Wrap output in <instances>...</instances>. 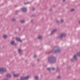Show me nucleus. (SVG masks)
<instances>
[{"label":"nucleus","instance_id":"nucleus-1","mask_svg":"<svg viewBox=\"0 0 80 80\" xmlns=\"http://www.w3.org/2000/svg\"><path fill=\"white\" fill-rule=\"evenodd\" d=\"M48 60L50 64H54L57 62V58L55 56H51L48 57Z\"/></svg>","mask_w":80,"mask_h":80},{"label":"nucleus","instance_id":"nucleus-2","mask_svg":"<svg viewBox=\"0 0 80 80\" xmlns=\"http://www.w3.org/2000/svg\"><path fill=\"white\" fill-rule=\"evenodd\" d=\"M52 52L53 53H59L61 50L58 47L56 46L53 47Z\"/></svg>","mask_w":80,"mask_h":80},{"label":"nucleus","instance_id":"nucleus-3","mask_svg":"<svg viewBox=\"0 0 80 80\" xmlns=\"http://www.w3.org/2000/svg\"><path fill=\"white\" fill-rule=\"evenodd\" d=\"M7 72V69L4 68H0V73L3 74L4 72Z\"/></svg>","mask_w":80,"mask_h":80},{"label":"nucleus","instance_id":"nucleus-4","mask_svg":"<svg viewBox=\"0 0 80 80\" xmlns=\"http://www.w3.org/2000/svg\"><path fill=\"white\" fill-rule=\"evenodd\" d=\"M66 37V34L62 33L59 36H58V37L59 39H61L62 40L63 37Z\"/></svg>","mask_w":80,"mask_h":80},{"label":"nucleus","instance_id":"nucleus-5","mask_svg":"<svg viewBox=\"0 0 80 80\" xmlns=\"http://www.w3.org/2000/svg\"><path fill=\"white\" fill-rule=\"evenodd\" d=\"M21 77V80H28V79H29V78L30 77H29V76H26L24 77Z\"/></svg>","mask_w":80,"mask_h":80},{"label":"nucleus","instance_id":"nucleus-6","mask_svg":"<svg viewBox=\"0 0 80 80\" xmlns=\"http://www.w3.org/2000/svg\"><path fill=\"white\" fill-rule=\"evenodd\" d=\"M74 59H75V60H77V55H76V54L71 59V62H73L74 61Z\"/></svg>","mask_w":80,"mask_h":80},{"label":"nucleus","instance_id":"nucleus-7","mask_svg":"<svg viewBox=\"0 0 80 80\" xmlns=\"http://www.w3.org/2000/svg\"><path fill=\"white\" fill-rule=\"evenodd\" d=\"M18 51L19 53L20 54V55L21 56V55H22V50L20 48H18Z\"/></svg>","mask_w":80,"mask_h":80},{"label":"nucleus","instance_id":"nucleus-8","mask_svg":"<svg viewBox=\"0 0 80 80\" xmlns=\"http://www.w3.org/2000/svg\"><path fill=\"white\" fill-rule=\"evenodd\" d=\"M57 29H55L52 30L51 33L50 35H52L54 34V33H55L57 32Z\"/></svg>","mask_w":80,"mask_h":80},{"label":"nucleus","instance_id":"nucleus-9","mask_svg":"<svg viewBox=\"0 0 80 80\" xmlns=\"http://www.w3.org/2000/svg\"><path fill=\"white\" fill-rule=\"evenodd\" d=\"M21 10L22 11V12H25L27 11V8H23L21 9Z\"/></svg>","mask_w":80,"mask_h":80},{"label":"nucleus","instance_id":"nucleus-10","mask_svg":"<svg viewBox=\"0 0 80 80\" xmlns=\"http://www.w3.org/2000/svg\"><path fill=\"white\" fill-rule=\"evenodd\" d=\"M16 40L17 41V42H22V41L21 40L20 38H16Z\"/></svg>","mask_w":80,"mask_h":80},{"label":"nucleus","instance_id":"nucleus-11","mask_svg":"<svg viewBox=\"0 0 80 80\" xmlns=\"http://www.w3.org/2000/svg\"><path fill=\"white\" fill-rule=\"evenodd\" d=\"M6 77L7 78H10L11 77V75L10 74H7L6 75Z\"/></svg>","mask_w":80,"mask_h":80},{"label":"nucleus","instance_id":"nucleus-12","mask_svg":"<svg viewBox=\"0 0 80 80\" xmlns=\"http://www.w3.org/2000/svg\"><path fill=\"white\" fill-rule=\"evenodd\" d=\"M25 21L24 20H21L20 21V22L21 23H22V24H23V23H25Z\"/></svg>","mask_w":80,"mask_h":80},{"label":"nucleus","instance_id":"nucleus-13","mask_svg":"<svg viewBox=\"0 0 80 80\" xmlns=\"http://www.w3.org/2000/svg\"><path fill=\"white\" fill-rule=\"evenodd\" d=\"M19 75H20V74H13V76L14 77H18Z\"/></svg>","mask_w":80,"mask_h":80},{"label":"nucleus","instance_id":"nucleus-14","mask_svg":"<svg viewBox=\"0 0 80 80\" xmlns=\"http://www.w3.org/2000/svg\"><path fill=\"white\" fill-rule=\"evenodd\" d=\"M38 38L39 40H42V39L43 38V37H42V36H39L38 37Z\"/></svg>","mask_w":80,"mask_h":80},{"label":"nucleus","instance_id":"nucleus-15","mask_svg":"<svg viewBox=\"0 0 80 80\" xmlns=\"http://www.w3.org/2000/svg\"><path fill=\"white\" fill-rule=\"evenodd\" d=\"M18 12H20V11H16L15 12V13L16 15H18Z\"/></svg>","mask_w":80,"mask_h":80},{"label":"nucleus","instance_id":"nucleus-16","mask_svg":"<svg viewBox=\"0 0 80 80\" xmlns=\"http://www.w3.org/2000/svg\"><path fill=\"white\" fill-rule=\"evenodd\" d=\"M14 43H15V42L14 41H12L11 42L10 44L11 45H13Z\"/></svg>","mask_w":80,"mask_h":80},{"label":"nucleus","instance_id":"nucleus-17","mask_svg":"<svg viewBox=\"0 0 80 80\" xmlns=\"http://www.w3.org/2000/svg\"><path fill=\"white\" fill-rule=\"evenodd\" d=\"M7 37V35H3V38H4V39H5V38H6Z\"/></svg>","mask_w":80,"mask_h":80},{"label":"nucleus","instance_id":"nucleus-18","mask_svg":"<svg viewBox=\"0 0 80 80\" xmlns=\"http://www.w3.org/2000/svg\"><path fill=\"white\" fill-rule=\"evenodd\" d=\"M57 72H60V68H57Z\"/></svg>","mask_w":80,"mask_h":80},{"label":"nucleus","instance_id":"nucleus-19","mask_svg":"<svg viewBox=\"0 0 80 80\" xmlns=\"http://www.w3.org/2000/svg\"><path fill=\"white\" fill-rule=\"evenodd\" d=\"M35 79H36V80H38L39 79V78H38V76H36L35 77Z\"/></svg>","mask_w":80,"mask_h":80},{"label":"nucleus","instance_id":"nucleus-20","mask_svg":"<svg viewBox=\"0 0 80 80\" xmlns=\"http://www.w3.org/2000/svg\"><path fill=\"white\" fill-rule=\"evenodd\" d=\"M35 17V14H33L31 15V17Z\"/></svg>","mask_w":80,"mask_h":80},{"label":"nucleus","instance_id":"nucleus-21","mask_svg":"<svg viewBox=\"0 0 80 80\" xmlns=\"http://www.w3.org/2000/svg\"><path fill=\"white\" fill-rule=\"evenodd\" d=\"M77 55L78 57H80V52H78L77 53Z\"/></svg>","mask_w":80,"mask_h":80},{"label":"nucleus","instance_id":"nucleus-22","mask_svg":"<svg viewBox=\"0 0 80 80\" xmlns=\"http://www.w3.org/2000/svg\"><path fill=\"white\" fill-rule=\"evenodd\" d=\"M47 70H48V71H49V72H50L51 71V68H48L47 69Z\"/></svg>","mask_w":80,"mask_h":80},{"label":"nucleus","instance_id":"nucleus-23","mask_svg":"<svg viewBox=\"0 0 80 80\" xmlns=\"http://www.w3.org/2000/svg\"><path fill=\"white\" fill-rule=\"evenodd\" d=\"M71 12H74V11H75V9L73 8L71 10Z\"/></svg>","mask_w":80,"mask_h":80},{"label":"nucleus","instance_id":"nucleus-24","mask_svg":"<svg viewBox=\"0 0 80 80\" xmlns=\"http://www.w3.org/2000/svg\"><path fill=\"white\" fill-rule=\"evenodd\" d=\"M49 12H53V9H50Z\"/></svg>","mask_w":80,"mask_h":80},{"label":"nucleus","instance_id":"nucleus-25","mask_svg":"<svg viewBox=\"0 0 80 80\" xmlns=\"http://www.w3.org/2000/svg\"><path fill=\"white\" fill-rule=\"evenodd\" d=\"M34 21V19H32L31 21V22L33 23Z\"/></svg>","mask_w":80,"mask_h":80},{"label":"nucleus","instance_id":"nucleus-26","mask_svg":"<svg viewBox=\"0 0 80 80\" xmlns=\"http://www.w3.org/2000/svg\"><path fill=\"white\" fill-rule=\"evenodd\" d=\"M61 23H63V22H64V21H63V20L61 19Z\"/></svg>","mask_w":80,"mask_h":80},{"label":"nucleus","instance_id":"nucleus-27","mask_svg":"<svg viewBox=\"0 0 80 80\" xmlns=\"http://www.w3.org/2000/svg\"><path fill=\"white\" fill-rule=\"evenodd\" d=\"M12 21H13V22H15V18H12Z\"/></svg>","mask_w":80,"mask_h":80},{"label":"nucleus","instance_id":"nucleus-28","mask_svg":"<svg viewBox=\"0 0 80 80\" xmlns=\"http://www.w3.org/2000/svg\"><path fill=\"white\" fill-rule=\"evenodd\" d=\"M57 23H60V21H58V20H57L56 21Z\"/></svg>","mask_w":80,"mask_h":80},{"label":"nucleus","instance_id":"nucleus-29","mask_svg":"<svg viewBox=\"0 0 80 80\" xmlns=\"http://www.w3.org/2000/svg\"><path fill=\"white\" fill-rule=\"evenodd\" d=\"M51 69L52 70H55V68H52Z\"/></svg>","mask_w":80,"mask_h":80},{"label":"nucleus","instance_id":"nucleus-30","mask_svg":"<svg viewBox=\"0 0 80 80\" xmlns=\"http://www.w3.org/2000/svg\"><path fill=\"white\" fill-rule=\"evenodd\" d=\"M30 2H28L25 3V4H29V3H30Z\"/></svg>","mask_w":80,"mask_h":80},{"label":"nucleus","instance_id":"nucleus-31","mask_svg":"<svg viewBox=\"0 0 80 80\" xmlns=\"http://www.w3.org/2000/svg\"><path fill=\"white\" fill-rule=\"evenodd\" d=\"M60 78H61V77H60V76H59L57 77V78L58 79Z\"/></svg>","mask_w":80,"mask_h":80},{"label":"nucleus","instance_id":"nucleus-32","mask_svg":"<svg viewBox=\"0 0 80 80\" xmlns=\"http://www.w3.org/2000/svg\"><path fill=\"white\" fill-rule=\"evenodd\" d=\"M13 45L15 46H17V43H15V42H14V43L13 44Z\"/></svg>","mask_w":80,"mask_h":80},{"label":"nucleus","instance_id":"nucleus-33","mask_svg":"<svg viewBox=\"0 0 80 80\" xmlns=\"http://www.w3.org/2000/svg\"><path fill=\"white\" fill-rule=\"evenodd\" d=\"M35 10V8H33L32 10V11H34Z\"/></svg>","mask_w":80,"mask_h":80},{"label":"nucleus","instance_id":"nucleus-34","mask_svg":"<svg viewBox=\"0 0 80 80\" xmlns=\"http://www.w3.org/2000/svg\"><path fill=\"white\" fill-rule=\"evenodd\" d=\"M67 68H70V66H68Z\"/></svg>","mask_w":80,"mask_h":80},{"label":"nucleus","instance_id":"nucleus-35","mask_svg":"<svg viewBox=\"0 0 80 80\" xmlns=\"http://www.w3.org/2000/svg\"><path fill=\"white\" fill-rule=\"evenodd\" d=\"M34 57H35V58H36V57H37V55H35L34 56Z\"/></svg>","mask_w":80,"mask_h":80},{"label":"nucleus","instance_id":"nucleus-36","mask_svg":"<svg viewBox=\"0 0 80 80\" xmlns=\"http://www.w3.org/2000/svg\"><path fill=\"white\" fill-rule=\"evenodd\" d=\"M39 61H40V59H37V61L38 62Z\"/></svg>","mask_w":80,"mask_h":80},{"label":"nucleus","instance_id":"nucleus-37","mask_svg":"<svg viewBox=\"0 0 80 80\" xmlns=\"http://www.w3.org/2000/svg\"><path fill=\"white\" fill-rule=\"evenodd\" d=\"M32 66H33V67H35V64H32Z\"/></svg>","mask_w":80,"mask_h":80},{"label":"nucleus","instance_id":"nucleus-38","mask_svg":"<svg viewBox=\"0 0 80 80\" xmlns=\"http://www.w3.org/2000/svg\"><path fill=\"white\" fill-rule=\"evenodd\" d=\"M25 63H27V60L25 61Z\"/></svg>","mask_w":80,"mask_h":80},{"label":"nucleus","instance_id":"nucleus-39","mask_svg":"<svg viewBox=\"0 0 80 80\" xmlns=\"http://www.w3.org/2000/svg\"><path fill=\"white\" fill-rule=\"evenodd\" d=\"M65 1V0H63V2H64Z\"/></svg>","mask_w":80,"mask_h":80},{"label":"nucleus","instance_id":"nucleus-40","mask_svg":"<svg viewBox=\"0 0 80 80\" xmlns=\"http://www.w3.org/2000/svg\"><path fill=\"white\" fill-rule=\"evenodd\" d=\"M19 30H20V28H18Z\"/></svg>","mask_w":80,"mask_h":80},{"label":"nucleus","instance_id":"nucleus-41","mask_svg":"<svg viewBox=\"0 0 80 80\" xmlns=\"http://www.w3.org/2000/svg\"><path fill=\"white\" fill-rule=\"evenodd\" d=\"M15 33H17V32H15Z\"/></svg>","mask_w":80,"mask_h":80},{"label":"nucleus","instance_id":"nucleus-42","mask_svg":"<svg viewBox=\"0 0 80 80\" xmlns=\"http://www.w3.org/2000/svg\"><path fill=\"white\" fill-rule=\"evenodd\" d=\"M79 23H80V21H79Z\"/></svg>","mask_w":80,"mask_h":80}]
</instances>
